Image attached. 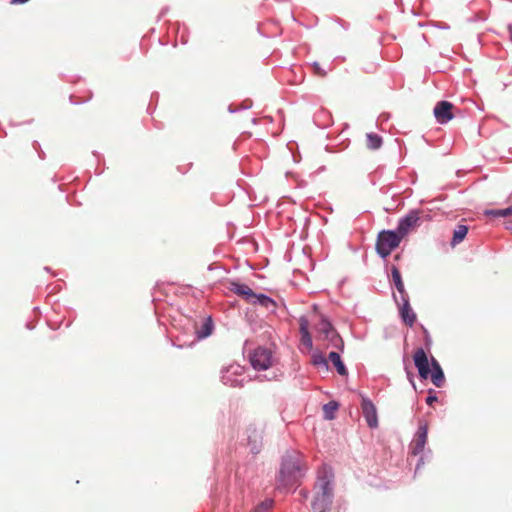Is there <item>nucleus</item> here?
I'll return each instance as SVG.
<instances>
[{
  "instance_id": "f257e3e1",
  "label": "nucleus",
  "mask_w": 512,
  "mask_h": 512,
  "mask_svg": "<svg viewBox=\"0 0 512 512\" xmlns=\"http://www.w3.org/2000/svg\"><path fill=\"white\" fill-rule=\"evenodd\" d=\"M305 472L306 466L303 464L302 455L297 452L287 453L282 459L277 479V489L285 492L290 491L298 485Z\"/></svg>"
},
{
  "instance_id": "f03ea898",
  "label": "nucleus",
  "mask_w": 512,
  "mask_h": 512,
  "mask_svg": "<svg viewBox=\"0 0 512 512\" xmlns=\"http://www.w3.org/2000/svg\"><path fill=\"white\" fill-rule=\"evenodd\" d=\"M333 482L334 474L331 468L323 466L318 471L315 484V497L312 502L313 512H327L330 509L334 497Z\"/></svg>"
},
{
  "instance_id": "7ed1b4c3",
  "label": "nucleus",
  "mask_w": 512,
  "mask_h": 512,
  "mask_svg": "<svg viewBox=\"0 0 512 512\" xmlns=\"http://www.w3.org/2000/svg\"><path fill=\"white\" fill-rule=\"evenodd\" d=\"M414 364L418 370L419 376L427 379L431 376V381L436 387H442L445 381L444 372L439 362L431 357V369L429 368V360L423 348H418L414 353Z\"/></svg>"
},
{
  "instance_id": "20e7f679",
  "label": "nucleus",
  "mask_w": 512,
  "mask_h": 512,
  "mask_svg": "<svg viewBox=\"0 0 512 512\" xmlns=\"http://www.w3.org/2000/svg\"><path fill=\"white\" fill-rule=\"evenodd\" d=\"M411 226H397L396 230H382L378 233L376 252L381 258H386L399 246Z\"/></svg>"
},
{
  "instance_id": "39448f33",
  "label": "nucleus",
  "mask_w": 512,
  "mask_h": 512,
  "mask_svg": "<svg viewBox=\"0 0 512 512\" xmlns=\"http://www.w3.org/2000/svg\"><path fill=\"white\" fill-rule=\"evenodd\" d=\"M428 437V425L426 422H420L416 433L412 439L410 444V452L412 455L417 456L421 455L415 468V474L418 473L420 468L425 464V460H429L431 458V450L428 449L424 452L425 445L427 443Z\"/></svg>"
},
{
  "instance_id": "423d86ee",
  "label": "nucleus",
  "mask_w": 512,
  "mask_h": 512,
  "mask_svg": "<svg viewBox=\"0 0 512 512\" xmlns=\"http://www.w3.org/2000/svg\"><path fill=\"white\" fill-rule=\"evenodd\" d=\"M244 367L239 364H231L221 370V381L230 387H241L244 384Z\"/></svg>"
},
{
  "instance_id": "0eeeda50",
  "label": "nucleus",
  "mask_w": 512,
  "mask_h": 512,
  "mask_svg": "<svg viewBox=\"0 0 512 512\" xmlns=\"http://www.w3.org/2000/svg\"><path fill=\"white\" fill-rule=\"evenodd\" d=\"M250 363L255 370H266L271 366L272 353L264 347L256 348L250 355Z\"/></svg>"
},
{
  "instance_id": "6e6552de",
  "label": "nucleus",
  "mask_w": 512,
  "mask_h": 512,
  "mask_svg": "<svg viewBox=\"0 0 512 512\" xmlns=\"http://www.w3.org/2000/svg\"><path fill=\"white\" fill-rule=\"evenodd\" d=\"M439 214L434 213L431 214L429 211L426 210H416L410 212L408 215H406L403 219L399 221L398 224H423L426 222H440L441 220L438 219Z\"/></svg>"
},
{
  "instance_id": "1a4fd4ad",
  "label": "nucleus",
  "mask_w": 512,
  "mask_h": 512,
  "mask_svg": "<svg viewBox=\"0 0 512 512\" xmlns=\"http://www.w3.org/2000/svg\"><path fill=\"white\" fill-rule=\"evenodd\" d=\"M455 106L448 101H440L434 107V116L438 123L445 124L454 118Z\"/></svg>"
},
{
  "instance_id": "9d476101",
  "label": "nucleus",
  "mask_w": 512,
  "mask_h": 512,
  "mask_svg": "<svg viewBox=\"0 0 512 512\" xmlns=\"http://www.w3.org/2000/svg\"><path fill=\"white\" fill-rule=\"evenodd\" d=\"M247 443L252 454H258L262 447L263 429L249 425L246 430Z\"/></svg>"
},
{
  "instance_id": "9b49d317",
  "label": "nucleus",
  "mask_w": 512,
  "mask_h": 512,
  "mask_svg": "<svg viewBox=\"0 0 512 512\" xmlns=\"http://www.w3.org/2000/svg\"><path fill=\"white\" fill-rule=\"evenodd\" d=\"M361 409L367 425L374 429L378 426L377 410L373 402L366 397L362 398Z\"/></svg>"
},
{
  "instance_id": "f8f14e48",
  "label": "nucleus",
  "mask_w": 512,
  "mask_h": 512,
  "mask_svg": "<svg viewBox=\"0 0 512 512\" xmlns=\"http://www.w3.org/2000/svg\"><path fill=\"white\" fill-rule=\"evenodd\" d=\"M393 298L399 307L400 316H401L403 322L406 325H408L409 327H412L416 321V314L410 307L409 298L399 300V298L396 294H393Z\"/></svg>"
},
{
  "instance_id": "ddd939ff",
  "label": "nucleus",
  "mask_w": 512,
  "mask_h": 512,
  "mask_svg": "<svg viewBox=\"0 0 512 512\" xmlns=\"http://www.w3.org/2000/svg\"><path fill=\"white\" fill-rule=\"evenodd\" d=\"M229 289L234 294L245 299L248 303H251L255 297V292L246 284L232 282Z\"/></svg>"
},
{
  "instance_id": "4468645a",
  "label": "nucleus",
  "mask_w": 512,
  "mask_h": 512,
  "mask_svg": "<svg viewBox=\"0 0 512 512\" xmlns=\"http://www.w3.org/2000/svg\"><path fill=\"white\" fill-rule=\"evenodd\" d=\"M487 221H508L507 218L512 216V204L503 209H489L484 211Z\"/></svg>"
},
{
  "instance_id": "2eb2a0df",
  "label": "nucleus",
  "mask_w": 512,
  "mask_h": 512,
  "mask_svg": "<svg viewBox=\"0 0 512 512\" xmlns=\"http://www.w3.org/2000/svg\"><path fill=\"white\" fill-rule=\"evenodd\" d=\"M391 276L394 283V286L399 294V300L409 298L408 293L405 290L404 283L402 281V276L399 269L396 266L391 267Z\"/></svg>"
},
{
  "instance_id": "dca6fc26",
  "label": "nucleus",
  "mask_w": 512,
  "mask_h": 512,
  "mask_svg": "<svg viewBox=\"0 0 512 512\" xmlns=\"http://www.w3.org/2000/svg\"><path fill=\"white\" fill-rule=\"evenodd\" d=\"M213 328H214V324H213L212 318L209 316L204 320V322L202 323L200 328H196V330H195L196 338L198 340L207 338L208 336H210L212 334Z\"/></svg>"
},
{
  "instance_id": "f3484780",
  "label": "nucleus",
  "mask_w": 512,
  "mask_h": 512,
  "mask_svg": "<svg viewBox=\"0 0 512 512\" xmlns=\"http://www.w3.org/2000/svg\"><path fill=\"white\" fill-rule=\"evenodd\" d=\"M251 304H258L268 310H274L276 308V302L266 294L255 293V297Z\"/></svg>"
},
{
  "instance_id": "a211bd4d",
  "label": "nucleus",
  "mask_w": 512,
  "mask_h": 512,
  "mask_svg": "<svg viewBox=\"0 0 512 512\" xmlns=\"http://www.w3.org/2000/svg\"><path fill=\"white\" fill-rule=\"evenodd\" d=\"M301 342L304 346L311 348L313 345L311 334L308 330V321L305 318L300 319Z\"/></svg>"
},
{
  "instance_id": "6ab92c4d",
  "label": "nucleus",
  "mask_w": 512,
  "mask_h": 512,
  "mask_svg": "<svg viewBox=\"0 0 512 512\" xmlns=\"http://www.w3.org/2000/svg\"><path fill=\"white\" fill-rule=\"evenodd\" d=\"M328 359L335 366L339 375L345 376L348 374L347 368L341 360L340 354L338 352L331 351L328 355Z\"/></svg>"
},
{
  "instance_id": "aec40b11",
  "label": "nucleus",
  "mask_w": 512,
  "mask_h": 512,
  "mask_svg": "<svg viewBox=\"0 0 512 512\" xmlns=\"http://www.w3.org/2000/svg\"><path fill=\"white\" fill-rule=\"evenodd\" d=\"M339 408V403L337 401H329L328 403L323 405V416L326 420H333L336 417V411Z\"/></svg>"
},
{
  "instance_id": "412c9836",
  "label": "nucleus",
  "mask_w": 512,
  "mask_h": 512,
  "mask_svg": "<svg viewBox=\"0 0 512 512\" xmlns=\"http://www.w3.org/2000/svg\"><path fill=\"white\" fill-rule=\"evenodd\" d=\"M468 233V226H457V229L454 231L451 246L455 247L457 244L462 242Z\"/></svg>"
},
{
  "instance_id": "4be33fe9",
  "label": "nucleus",
  "mask_w": 512,
  "mask_h": 512,
  "mask_svg": "<svg viewBox=\"0 0 512 512\" xmlns=\"http://www.w3.org/2000/svg\"><path fill=\"white\" fill-rule=\"evenodd\" d=\"M366 145L369 149L376 150L382 145V138L375 133H368L366 135Z\"/></svg>"
},
{
  "instance_id": "5701e85b",
  "label": "nucleus",
  "mask_w": 512,
  "mask_h": 512,
  "mask_svg": "<svg viewBox=\"0 0 512 512\" xmlns=\"http://www.w3.org/2000/svg\"><path fill=\"white\" fill-rule=\"evenodd\" d=\"M320 331L323 332L326 337H337L340 341L341 339L339 336L335 333L334 328L332 324L328 320H322L320 323Z\"/></svg>"
},
{
  "instance_id": "b1692460",
  "label": "nucleus",
  "mask_w": 512,
  "mask_h": 512,
  "mask_svg": "<svg viewBox=\"0 0 512 512\" xmlns=\"http://www.w3.org/2000/svg\"><path fill=\"white\" fill-rule=\"evenodd\" d=\"M312 363L317 367L323 368L324 370H328L329 368L327 359L322 353L319 352L312 355Z\"/></svg>"
},
{
  "instance_id": "393cba45",
  "label": "nucleus",
  "mask_w": 512,
  "mask_h": 512,
  "mask_svg": "<svg viewBox=\"0 0 512 512\" xmlns=\"http://www.w3.org/2000/svg\"><path fill=\"white\" fill-rule=\"evenodd\" d=\"M274 501L273 499L267 498L261 503H259L252 512H269V510L273 507Z\"/></svg>"
},
{
  "instance_id": "a878e982",
  "label": "nucleus",
  "mask_w": 512,
  "mask_h": 512,
  "mask_svg": "<svg viewBox=\"0 0 512 512\" xmlns=\"http://www.w3.org/2000/svg\"><path fill=\"white\" fill-rule=\"evenodd\" d=\"M312 67L315 75L319 77H325L327 75V72L321 67V65L318 62H314Z\"/></svg>"
},
{
  "instance_id": "bb28decb",
  "label": "nucleus",
  "mask_w": 512,
  "mask_h": 512,
  "mask_svg": "<svg viewBox=\"0 0 512 512\" xmlns=\"http://www.w3.org/2000/svg\"><path fill=\"white\" fill-rule=\"evenodd\" d=\"M433 390H429V395L428 397L426 398V403L428 405H432L434 402H436L438 400L437 396L435 394H432Z\"/></svg>"
},
{
  "instance_id": "cd10ccee",
  "label": "nucleus",
  "mask_w": 512,
  "mask_h": 512,
  "mask_svg": "<svg viewBox=\"0 0 512 512\" xmlns=\"http://www.w3.org/2000/svg\"><path fill=\"white\" fill-rule=\"evenodd\" d=\"M213 269H214L213 264H210V265L208 266V270H210V271H211V270H213Z\"/></svg>"
},
{
  "instance_id": "c85d7f7f",
  "label": "nucleus",
  "mask_w": 512,
  "mask_h": 512,
  "mask_svg": "<svg viewBox=\"0 0 512 512\" xmlns=\"http://www.w3.org/2000/svg\"><path fill=\"white\" fill-rule=\"evenodd\" d=\"M301 494L303 495L304 498L307 497V493L306 492L301 491Z\"/></svg>"
},
{
  "instance_id": "c756f323",
  "label": "nucleus",
  "mask_w": 512,
  "mask_h": 512,
  "mask_svg": "<svg viewBox=\"0 0 512 512\" xmlns=\"http://www.w3.org/2000/svg\"><path fill=\"white\" fill-rule=\"evenodd\" d=\"M507 228L509 229L510 233L512 234V226H507Z\"/></svg>"
},
{
  "instance_id": "7c9ffc66",
  "label": "nucleus",
  "mask_w": 512,
  "mask_h": 512,
  "mask_svg": "<svg viewBox=\"0 0 512 512\" xmlns=\"http://www.w3.org/2000/svg\"><path fill=\"white\" fill-rule=\"evenodd\" d=\"M510 200L512 201V194L510 195Z\"/></svg>"
}]
</instances>
